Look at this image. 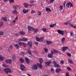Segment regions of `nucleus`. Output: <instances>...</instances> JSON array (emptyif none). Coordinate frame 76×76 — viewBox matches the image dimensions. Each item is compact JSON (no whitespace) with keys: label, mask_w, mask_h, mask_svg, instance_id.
<instances>
[{"label":"nucleus","mask_w":76,"mask_h":76,"mask_svg":"<svg viewBox=\"0 0 76 76\" xmlns=\"http://www.w3.org/2000/svg\"><path fill=\"white\" fill-rule=\"evenodd\" d=\"M12 60L11 59H9L8 60H6L5 61V62L7 64H8V63H9L10 64H11L12 63Z\"/></svg>","instance_id":"obj_7"},{"label":"nucleus","mask_w":76,"mask_h":76,"mask_svg":"<svg viewBox=\"0 0 76 76\" xmlns=\"http://www.w3.org/2000/svg\"><path fill=\"white\" fill-rule=\"evenodd\" d=\"M23 4L24 7H26V8H27L28 7V6H29V4L26 3H24Z\"/></svg>","instance_id":"obj_21"},{"label":"nucleus","mask_w":76,"mask_h":76,"mask_svg":"<svg viewBox=\"0 0 76 76\" xmlns=\"http://www.w3.org/2000/svg\"><path fill=\"white\" fill-rule=\"evenodd\" d=\"M29 2L30 3H34V1L32 0L30 1Z\"/></svg>","instance_id":"obj_56"},{"label":"nucleus","mask_w":76,"mask_h":76,"mask_svg":"<svg viewBox=\"0 0 76 76\" xmlns=\"http://www.w3.org/2000/svg\"><path fill=\"white\" fill-rule=\"evenodd\" d=\"M52 54H49L48 55V57H49V58H52V57H53V56H52Z\"/></svg>","instance_id":"obj_33"},{"label":"nucleus","mask_w":76,"mask_h":76,"mask_svg":"<svg viewBox=\"0 0 76 76\" xmlns=\"http://www.w3.org/2000/svg\"><path fill=\"white\" fill-rule=\"evenodd\" d=\"M68 49V47L67 46H64L62 47V50H63V51H65Z\"/></svg>","instance_id":"obj_6"},{"label":"nucleus","mask_w":76,"mask_h":76,"mask_svg":"<svg viewBox=\"0 0 76 76\" xmlns=\"http://www.w3.org/2000/svg\"><path fill=\"white\" fill-rule=\"evenodd\" d=\"M2 20H3L5 21V22H7V17H3V18H2Z\"/></svg>","instance_id":"obj_20"},{"label":"nucleus","mask_w":76,"mask_h":76,"mask_svg":"<svg viewBox=\"0 0 76 76\" xmlns=\"http://www.w3.org/2000/svg\"><path fill=\"white\" fill-rule=\"evenodd\" d=\"M20 69L21 70H24V69H25V66L24 65L21 64L20 65Z\"/></svg>","instance_id":"obj_8"},{"label":"nucleus","mask_w":76,"mask_h":76,"mask_svg":"<svg viewBox=\"0 0 76 76\" xmlns=\"http://www.w3.org/2000/svg\"><path fill=\"white\" fill-rule=\"evenodd\" d=\"M43 39H44V38L43 37H41L40 38V41L42 42L43 41Z\"/></svg>","instance_id":"obj_38"},{"label":"nucleus","mask_w":76,"mask_h":76,"mask_svg":"<svg viewBox=\"0 0 76 76\" xmlns=\"http://www.w3.org/2000/svg\"><path fill=\"white\" fill-rule=\"evenodd\" d=\"M66 6L67 7H69V6H70V2H69V3H67L66 4Z\"/></svg>","instance_id":"obj_45"},{"label":"nucleus","mask_w":76,"mask_h":76,"mask_svg":"<svg viewBox=\"0 0 76 76\" xmlns=\"http://www.w3.org/2000/svg\"><path fill=\"white\" fill-rule=\"evenodd\" d=\"M61 42H62V44H64V41H65V37H63V38H62L61 39Z\"/></svg>","instance_id":"obj_17"},{"label":"nucleus","mask_w":76,"mask_h":76,"mask_svg":"<svg viewBox=\"0 0 76 76\" xmlns=\"http://www.w3.org/2000/svg\"><path fill=\"white\" fill-rule=\"evenodd\" d=\"M0 24L1 25V26H3V22L1 21V22L0 23Z\"/></svg>","instance_id":"obj_57"},{"label":"nucleus","mask_w":76,"mask_h":76,"mask_svg":"<svg viewBox=\"0 0 76 76\" xmlns=\"http://www.w3.org/2000/svg\"><path fill=\"white\" fill-rule=\"evenodd\" d=\"M12 22H13V23H15L16 22V20H12Z\"/></svg>","instance_id":"obj_61"},{"label":"nucleus","mask_w":76,"mask_h":76,"mask_svg":"<svg viewBox=\"0 0 76 76\" xmlns=\"http://www.w3.org/2000/svg\"><path fill=\"white\" fill-rule=\"evenodd\" d=\"M10 49H12V48H13V46H12V45L10 46Z\"/></svg>","instance_id":"obj_58"},{"label":"nucleus","mask_w":76,"mask_h":76,"mask_svg":"<svg viewBox=\"0 0 76 76\" xmlns=\"http://www.w3.org/2000/svg\"><path fill=\"white\" fill-rule=\"evenodd\" d=\"M37 65L40 69L42 68V65L41 64L38 63H37Z\"/></svg>","instance_id":"obj_19"},{"label":"nucleus","mask_w":76,"mask_h":76,"mask_svg":"<svg viewBox=\"0 0 76 76\" xmlns=\"http://www.w3.org/2000/svg\"><path fill=\"white\" fill-rule=\"evenodd\" d=\"M38 14H37L38 16H40L41 15V12L39 11H38Z\"/></svg>","instance_id":"obj_35"},{"label":"nucleus","mask_w":76,"mask_h":76,"mask_svg":"<svg viewBox=\"0 0 76 76\" xmlns=\"http://www.w3.org/2000/svg\"><path fill=\"white\" fill-rule=\"evenodd\" d=\"M54 69H53V68H51V71H54Z\"/></svg>","instance_id":"obj_60"},{"label":"nucleus","mask_w":76,"mask_h":76,"mask_svg":"<svg viewBox=\"0 0 76 76\" xmlns=\"http://www.w3.org/2000/svg\"><path fill=\"white\" fill-rule=\"evenodd\" d=\"M4 34V32L2 31H0V35H3Z\"/></svg>","instance_id":"obj_41"},{"label":"nucleus","mask_w":76,"mask_h":76,"mask_svg":"<svg viewBox=\"0 0 76 76\" xmlns=\"http://www.w3.org/2000/svg\"><path fill=\"white\" fill-rule=\"evenodd\" d=\"M12 13L14 14H15V15H16L17 14V13H18V12L16 10H15L14 11H12Z\"/></svg>","instance_id":"obj_24"},{"label":"nucleus","mask_w":76,"mask_h":76,"mask_svg":"<svg viewBox=\"0 0 76 76\" xmlns=\"http://www.w3.org/2000/svg\"><path fill=\"white\" fill-rule=\"evenodd\" d=\"M46 42L48 45H50L51 44H52V42L50 41H46Z\"/></svg>","instance_id":"obj_18"},{"label":"nucleus","mask_w":76,"mask_h":76,"mask_svg":"<svg viewBox=\"0 0 76 76\" xmlns=\"http://www.w3.org/2000/svg\"><path fill=\"white\" fill-rule=\"evenodd\" d=\"M31 69L34 70H37L38 69V66L37 65H34L31 67Z\"/></svg>","instance_id":"obj_4"},{"label":"nucleus","mask_w":76,"mask_h":76,"mask_svg":"<svg viewBox=\"0 0 76 76\" xmlns=\"http://www.w3.org/2000/svg\"><path fill=\"white\" fill-rule=\"evenodd\" d=\"M59 8L60 10H63V6L60 5L59 6Z\"/></svg>","instance_id":"obj_32"},{"label":"nucleus","mask_w":76,"mask_h":76,"mask_svg":"<svg viewBox=\"0 0 76 76\" xmlns=\"http://www.w3.org/2000/svg\"><path fill=\"white\" fill-rule=\"evenodd\" d=\"M36 41H38L39 42V41H40V38H39V37H36Z\"/></svg>","instance_id":"obj_23"},{"label":"nucleus","mask_w":76,"mask_h":76,"mask_svg":"<svg viewBox=\"0 0 76 76\" xmlns=\"http://www.w3.org/2000/svg\"><path fill=\"white\" fill-rule=\"evenodd\" d=\"M28 40V39L25 38H23V41H25V42H26Z\"/></svg>","instance_id":"obj_44"},{"label":"nucleus","mask_w":76,"mask_h":76,"mask_svg":"<svg viewBox=\"0 0 76 76\" xmlns=\"http://www.w3.org/2000/svg\"><path fill=\"white\" fill-rule=\"evenodd\" d=\"M32 43L31 42H28V45L30 47H32Z\"/></svg>","instance_id":"obj_13"},{"label":"nucleus","mask_w":76,"mask_h":76,"mask_svg":"<svg viewBox=\"0 0 76 76\" xmlns=\"http://www.w3.org/2000/svg\"><path fill=\"white\" fill-rule=\"evenodd\" d=\"M23 13H26L29 12V10H26L24 9L23 10Z\"/></svg>","instance_id":"obj_16"},{"label":"nucleus","mask_w":76,"mask_h":76,"mask_svg":"<svg viewBox=\"0 0 76 76\" xmlns=\"http://www.w3.org/2000/svg\"><path fill=\"white\" fill-rule=\"evenodd\" d=\"M69 26H71V27H73V28H74L75 29L76 28V26H73L72 24H71L69 25Z\"/></svg>","instance_id":"obj_25"},{"label":"nucleus","mask_w":76,"mask_h":76,"mask_svg":"<svg viewBox=\"0 0 76 76\" xmlns=\"http://www.w3.org/2000/svg\"><path fill=\"white\" fill-rule=\"evenodd\" d=\"M53 63L54 65V66L55 67H60V65L58 64H57V63L55 61H54L53 62Z\"/></svg>","instance_id":"obj_5"},{"label":"nucleus","mask_w":76,"mask_h":76,"mask_svg":"<svg viewBox=\"0 0 76 76\" xmlns=\"http://www.w3.org/2000/svg\"><path fill=\"white\" fill-rule=\"evenodd\" d=\"M15 36H18V34L17 33H15Z\"/></svg>","instance_id":"obj_64"},{"label":"nucleus","mask_w":76,"mask_h":76,"mask_svg":"<svg viewBox=\"0 0 76 76\" xmlns=\"http://www.w3.org/2000/svg\"><path fill=\"white\" fill-rule=\"evenodd\" d=\"M24 47H26V43H23V44Z\"/></svg>","instance_id":"obj_53"},{"label":"nucleus","mask_w":76,"mask_h":76,"mask_svg":"<svg viewBox=\"0 0 76 76\" xmlns=\"http://www.w3.org/2000/svg\"><path fill=\"white\" fill-rule=\"evenodd\" d=\"M4 59V57H3V56L0 55V61H1Z\"/></svg>","instance_id":"obj_15"},{"label":"nucleus","mask_w":76,"mask_h":76,"mask_svg":"<svg viewBox=\"0 0 76 76\" xmlns=\"http://www.w3.org/2000/svg\"><path fill=\"white\" fill-rule=\"evenodd\" d=\"M19 60L21 63H23V62H24V59L22 58H20Z\"/></svg>","instance_id":"obj_28"},{"label":"nucleus","mask_w":76,"mask_h":76,"mask_svg":"<svg viewBox=\"0 0 76 76\" xmlns=\"http://www.w3.org/2000/svg\"><path fill=\"white\" fill-rule=\"evenodd\" d=\"M64 3L63 4V5H64V7H66V5L65 4H66V1H65L64 2Z\"/></svg>","instance_id":"obj_51"},{"label":"nucleus","mask_w":76,"mask_h":76,"mask_svg":"<svg viewBox=\"0 0 76 76\" xmlns=\"http://www.w3.org/2000/svg\"><path fill=\"white\" fill-rule=\"evenodd\" d=\"M54 0H50L49 2L50 3H53V2H54Z\"/></svg>","instance_id":"obj_47"},{"label":"nucleus","mask_w":76,"mask_h":76,"mask_svg":"<svg viewBox=\"0 0 76 76\" xmlns=\"http://www.w3.org/2000/svg\"><path fill=\"white\" fill-rule=\"evenodd\" d=\"M10 68H6L4 69V70L5 72V73L7 74L8 73H11V72H12V71L11 70H10Z\"/></svg>","instance_id":"obj_1"},{"label":"nucleus","mask_w":76,"mask_h":76,"mask_svg":"<svg viewBox=\"0 0 76 76\" xmlns=\"http://www.w3.org/2000/svg\"><path fill=\"white\" fill-rule=\"evenodd\" d=\"M27 52L28 53V54H29L30 55H31V52L30 51L28 50Z\"/></svg>","instance_id":"obj_50"},{"label":"nucleus","mask_w":76,"mask_h":76,"mask_svg":"<svg viewBox=\"0 0 76 76\" xmlns=\"http://www.w3.org/2000/svg\"><path fill=\"white\" fill-rule=\"evenodd\" d=\"M42 30L43 31V32H45V31H47V29L45 28H43L42 29Z\"/></svg>","instance_id":"obj_40"},{"label":"nucleus","mask_w":76,"mask_h":76,"mask_svg":"<svg viewBox=\"0 0 76 76\" xmlns=\"http://www.w3.org/2000/svg\"><path fill=\"white\" fill-rule=\"evenodd\" d=\"M20 35H25V33L24 31H21L20 32Z\"/></svg>","instance_id":"obj_26"},{"label":"nucleus","mask_w":76,"mask_h":76,"mask_svg":"<svg viewBox=\"0 0 76 76\" xmlns=\"http://www.w3.org/2000/svg\"><path fill=\"white\" fill-rule=\"evenodd\" d=\"M35 13V12L34 10H31V13Z\"/></svg>","instance_id":"obj_49"},{"label":"nucleus","mask_w":76,"mask_h":76,"mask_svg":"<svg viewBox=\"0 0 76 76\" xmlns=\"http://www.w3.org/2000/svg\"><path fill=\"white\" fill-rule=\"evenodd\" d=\"M50 52L51 53V54H52V55H53L54 53H58V51L54 49H53L51 50Z\"/></svg>","instance_id":"obj_3"},{"label":"nucleus","mask_w":76,"mask_h":76,"mask_svg":"<svg viewBox=\"0 0 76 76\" xmlns=\"http://www.w3.org/2000/svg\"><path fill=\"white\" fill-rule=\"evenodd\" d=\"M67 56H68L69 57H71V53H67Z\"/></svg>","instance_id":"obj_42"},{"label":"nucleus","mask_w":76,"mask_h":76,"mask_svg":"<svg viewBox=\"0 0 76 76\" xmlns=\"http://www.w3.org/2000/svg\"><path fill=\"white\" fill-rule=\"evenodd\" d=\"M69 6L70 7H73V5H72V3L69 2Z\"/></svg>","instance_id":"obj_46"},{"label":"nucleus","mask_w":76,"mask_h":76,"mask_svg":"<svg viewBox=\"0 0 76 76\" xmlns=\"http://www.w3.org/2000/svg\"><path fill=\"white\" fill-rule=\"evenodd\" d=\"M71 23V22L69 21H67L64 23V25H69V24H70Z\"/></svg>","instance_id":"obj_12"},{"label":"nucleus","mask_w":76,"mask_h":76,"mask_svg":"<svg viewBox=\"0 0 76 76\" xmlns=\"http://www.w3.org/2000/svg\"><path fill=\"white\" fill-rule=\"evenodd\" d=\"M56 25V24H53V25L50 24V27L51 28H52L53 27H54Z\"/></svg>","instance_id":"obj_29"},{"label":"nucleus","mask_w":76,"mask_h":76,"mask_svg":"<svg viewBox=\"0 0 76 76\" xmlns=\"http://www.w3.org/2000/svg\"><path fill=\"white\" fill-rule=\"evenodd\" d=\"M65 75L66 76H69V72L66 73Z\"/></svg>","instance_id":"obj_48"},{"label":"nucleus","mask_w":76,"mask_h":76,"mask_svg":"<svg viewBox=\"0 0 76 76\" xmlns=\"http://www.w3.org/2000/svg\"><path fill=\"white\" fill-rule=\"evenodd\" d=\"M28 29L29 31H31V30H34L35 28L31 26L28 27Z\"/></svg>","instance_id":"obj_9"},{"label":"nucleus","mask_w":76,"mask_h":76,"mask_svg":"<svg viewBox=\"0 0 76 76\" xmlns=\"http://www.w3.org/2000/svg\"><path fill=\"white\" fill-rule=\"evenodd\" d=\"M19 41L21 42L22 41H23V38L19 39L18 40Z\"/></svg>","instance_id":"obj_37"},{"label":"nucleus","mask_w":76,"mask_h":76,"mask_svg":"<svg viewBox=\"0 0 76 76\" xmlns=\"http://www.w3.org/2000/svg\"><path fill=\"white\" fill-rule=\"evenodd\" d=\"M67 69L68 70H72V69H71V68H70V67H67Z\"/></svg>","instance_id":"obj_54"},{"label":"nucleus","mask_w":76,"mask_h":76,"mask_svg":"<svg viewBox=\"0 0 76 76\" xmlns=\"http://www.w3.org/2000/svg\"><path fill=\"white\" fill-rule=\"evenodd\" d=\"M18 18L16 17L15 18V20H18Z\"/></svg>","instance_id":"obj_62"},{"label":"nucleus","mask_w":76,"mask_h":76,"mask_svg":"<svg viewBox=\"0 0 76 76\" xmlns=\"http://www.w3.org/2000/svg\"><path fill=\"white\" fill-rule=\"evenodd\" d=\"M70 34L71 37H73L74 35V34H73V33L72 32L70 33Z\"/></svg>","instance_id":"obj_43"},{"label":"nucleus","mask_w":76,"mask_h":76,"mask_svg":"<svg viewBox=\"0 0 76 76\" xmlns=\"http://www.w3.org/2000/svg\"><path fill=\"white\" fill-rule=\"evenodd\" d=\"M60 71H61V69L58 68H57L55 70V72L57 73H58L59 72H60Z\"/></svg>","instance_id":"obj_10"},{"label":"nucleus","mask_w":76,"mask_h":76,"mask_svg":"<svg viewBox=\"0 0 76 76\" xmlns=\"http://www.w3.org/2000/svg\"><path fill=\"white\" fill-rule=\"evenodd\" d=\"M68 61L69 63H70L71 64H72V63H73L72 61V60H71V59H68Z\"/></svg>","instance_id":"obj_27"},{"label":"nucleus","mask_w":76,"mask_h":76,"mask_svg":"<svg viewBox=\"0 0 76 76\" xmlns=\"http://www.w3.org/2000/svg\"><path fill=\"white\" fill-rule=\"evenodd\" d=\"M33 31H34V32L36 33V32H37L38 31V28H36V29L34 28V30H33Z\"/></svg>","instance_id":"obj_36"},{"label":"nucleus","mask_w":76,"mask_h":76,"mask_svg":"<svg viewBox=\"0 0 76 76\" xmlns=\"http://www.w3.org/2000/svg\"><path fill=\"white\" fill-rule=\"evenodd\" d=\"M2 66H3V67H6V65L5 64H2Z\"/></svg>","instance_id":"obj_63"},{"label":"nucleus","mask_w":76,"mask_h":76,"mask_svg":"<svg viewBox=\"0 0 76 76\" xmlns=\"http://www.w3.org/2000/svg\"><path fill=\"white\" fill-rule=\"evenodd\" d=\"M4 3H7L8 1V0H3Z\"/></svg>","instance_id":"obj_55"},{"label":"nucleus","mask_w":76,"mask_h":76,"mask_svg":"<svg viewBox=\"0 0 76 76\" xmlns=\"http://www.w3.org/2000/svg\"><path fill=\"white\" fill-rule=\"evenodd\" d=\"M51 63V61H49L46 62L45 63V65H47L48 66H50V64Z\"/></svg>","instance_id":"obj_11"},{"label":"nucleus","mask_w":76,"mask_h":76,"mask_svg":"<svg viewBox=\"0 0 76 76\" xmlns=\"http://www.w3.org/2000/svg\"><path fill=\"white\" fill-rule=\"evenodd\" d=\"M15 47L16 48H19V46L18 44H16L15 45Z\"/></svg>","instance_id":"obj_30"},{"label":"nucleus","mask_w":76,"mask_h":76,"mask_svg":"<svg viewBox=\"0 0 76 76\" xmlns=\"http://www.w3.org/2000/svg\"><path fill=\"white\" fill-rule=\"evenodd\" d=\"M10 1V3H13V2H15V1L14 0H9Z\"/></svg>","instance_id":"obj_52"},{"label":"nucleus","mask_w":76,"mask_h":76,"mask_svg":"<svg viewBox=\"0 0 76 76\" xmlns=\"http://www.w3.org/2000/svg\"><path fill=\"white\" fill-rule=\"evenodd\" d=\"M13 8L14 9H15V10L17 9V7H14Z\"/></svg>","instance_id":"obj_59"},{"label":"nucleus","mask_w":76,"mask_h":76,"mask_svg":"<svg viewBox=\"0 0 76 76\" xmlns=\"http://www.w3.org/2000/svg\"><path fill=\"white\" fill-rule=\"evenodd\" d=\"M44 50H45V52L46 53H48V49H47V48H44Z\"/></svg>","instance_id":"obj_34"},{"label":"nucleus","mask_w":76,"mask_h":76,"mask_svg":"<svg viewBox=\"0 0 76 76\" xmlns=\"http://www.w3.org/2000/svg\"><path fill=\"white\" fill-rule=\"evenodd\" d=\"M39 61L40 64H42V63H43V62L44 61L42 59V58H40V59Z\"/></svg>","instance_id":"obj_31"},{"label":"nucleus","mask_w":76,"mask_h":76,"mask_svg":"<svg viewBox=\"0 0 76 76\" xmlns=\"http://www.w3.org/2000/svg\"><path fill=\"white\" fill-rule=\"evenodd\" d=\"M46 10L47 12H51V11L50 9L48 8H46Z\"/></svg>","instance_id":"obj_22"},{"label":"nucleus","mask_w":76,"mask_h":76,"mask_svg":"<svg viewBox=\"0 0 76 76\" xmlns=\"http://www.w3.org/2000/svg\"><path fill=\"white\" fill-rule=\"evenodd\" d=\"M57 32L58 33L62 35H64V31H63L61 30H58Z\"/></svg>","instance_id":"obj_2"},{"label":"nucleus","mask_w":76,"mask_h":76,"mask_svg":"<svg viewBox=\"0 0 76 76\" xmlns=\"http://www.w3.org/2000/svg\"><path fill=\"white\" fill-rule=\"evenodd\" d=\"M23 42H19L18 43L20 46H21L23 44Z\"/></svg>","instance_id":"obj_39"},{"label":"nucleus","mask_w":76,"mask_h":76,"mask_svg":"<svg viewBox=\"0 0 76 76\" xmlns=\"http://www.w3.org/2000/svg\"><path fill=\"white\" fill-rule=\"evenodd\" d=\"M25 60L26 61V63H27V64H29V58H28L26 57L25 58Z\"/></svg>","instance_id":"obj_14"}]
</instances>
